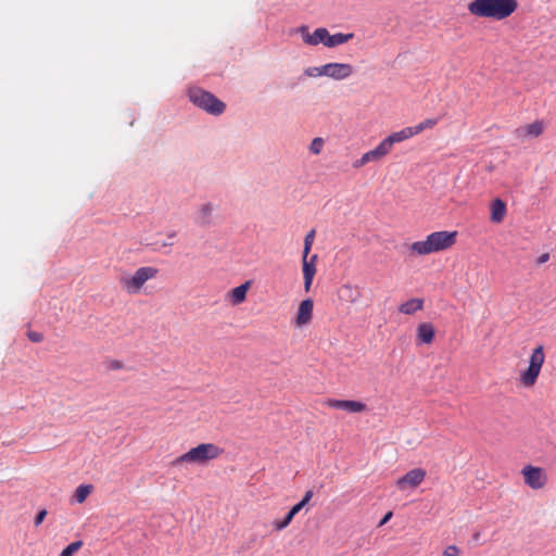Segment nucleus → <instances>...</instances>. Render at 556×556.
Returning <instances> with one entry per match:
<instances>
[{
    "instance_id": "423d86ee",
    "label": "nucleus",
    "mask_w": 556,
    "mask_h": 556,
    "mask_svg": "<svg viewBox=\"0 0 556 556\" xmlns=\"http://www.w3.org/2000/svg\"><path fill=\"white\" fill-rule=\"evenodd\" d=\"M438 122L439 118H426L415 126L405 127L399 131L392 132L379 143L380 150H382L387 156L392 151L394 143L410 139L426 129H432Z\"/></svg>"
},
{
    "instance_id": "58836bf2",
    "label": "nucleus",
    "mask_w": 556,
    "mask_h": 556,
    "mask_svg": "<svg viewBox=\"0 0 556 556\" xmlns=\"http://www.w3.org/2000/svg\"><path fill=\"white\" fill-rule=\"evenodd\" d=\"M314 70H315V67H309V68H307V70L305 71V74H306L307 76H318V75H317V72H316V71H314Z\"/></svg>"
},
{
    "instance_id": "5701e85b",
    "label": "nucleus",
    "mask_w": 556,
    "mask_h": 556,
    "mask_svg": "<svg viewBox=\"0 0 556 556\" xmlns=\"http://www.w3.org/2000/svg\"><path fill=\"white\" fill-rule=\"evenodd\" d=\"M544 130V125L542 122L536 121L532 124L526 125L518 131H520L523 136L529 137H539Z\"/></svg>"
},
{
    "instance_id": "0eeeda50",
    "label": "nucleus",
    "mask_w": 556,
    "mask_h": 556,
    "mask_svg": "<svg viewBox=\"0 0 556 556\" xmlns=\"http://www.w3.org/2000/svg\"><path fill=\"white\" fill-rule=\"evenodd\" d=\"M188 96L194 105L212 115H220L226 109V105L223 101L217 99L213 93L201 88H190Z\"/></svg>"
},
{
    "instance_id": "e433bc0d",
    "label": "nucleus",
    "mask_w": 556,
    "mask_h": 556,
    "mask_svg": "<svg viewBox=\"0 0 556 556\" xmlns=\"http://www.w3.org/2000/svg\"><path fill=\"white\" fill-rule=\"evenodd\" d=\"M548 258H549L548 253H544V254H542V255L539 257L538 262H539V264H543V263L547 262V260H548Z\"/></svg>"
},
{
    "instance_id": "cd10ccee",
    "label": "nucleus",
    "mask_w": 556,
    "mask_h": 556,
    "mask_svg": "<svg viewBox=\"0 0 556 556\" xmlns=\"http://www.w3.org/2000/svg\"><path fill=\"white\" fill-rule=\"evenodd\" d=\"M294 518V516L288 511V514L285 516V518L280 521H277L274 523V528L276 531H281L283 530L285 528H287L290 522L292 521V519Z\"/></svg>"
},
{
    "instance_id": "c85d7f7f",
    "label": "nucleus",
    "mask_w": 556,
    "mask_h": 556,
    "mask_svg": "<svg viewBox=\"0 0 556 556\" xmlns=\"http://www.w3.org/2000/svg\"><path fill=\"white\" fill-rule=\"evenodd\" d=\"M443 556H460V549L456 545H448L444 548Z\"/></svg>"
},
{
    "instance_id": "9d476101",
    "label": "nucleus",
    "mask_w": 556,
    "mask_h": 556,
    "mask_svg": "<svg viewBox=\"0 0 556 556\" xmlns=\"http://www.w3.org/2000/svg\"><path fill=\"white\" fill-rule=\"evenodd\" d=\"M426 475H427V472L425 469L414 468V469L409 470L408 472H406L403 477L397 479L396 486L401 491H404L406 489H415L419 484H421V482L426 478Z\"/></svg>"
},
{
    "instance_id": "bb28decb",
    "label": "nucleus",
    "mask_w": 556,
    "mask_h": 556,
    "mask_svg": "<svg viewBox=\"0 0 556 556\" xmlns=\"http://www.w3.org/2000/svg\"><path fill=\"white\" fill-rule=\"evenodd\" d=\"M315 238V230L312 229L304 239V249H303V255H308L312 249V244L314 242Z\"/></svg>"
},
{
    "instance_id": "f257e3e1",
    "label": "nucleus",
    "mask_w": 556,
    "mask_h": 556,
    "mask_svg": "<svg viewBox=\"0 0 556 556\" xmlns=\"http://www.w3.org/2000/svg\"><path fill=\"white\" fill-rule=\"evenodd\" d=\"M457 231H434L426 237L425 240L413 242L409 247L410 255L424 256L432 253H439L451 249L457 240Z\"/></svg>"
},
{
    "instance_id": "4c0bfd02",
    "label": "nucleus",
    "mask_w": 556,
    "mask_h": 556,
    "mask_svg": "<svg viewBox=\"0 0 556 556\" xmlns=\"http://www.w3.org/2000/svg\"><path fill=\"white\" fill-rule=\"evenodd\" d=\"M392 517V511H389L384 515V517L382 518V520L380 521V526L384 525L386 522H388L390 520V518Z\"/></svg>"
},
{
    "instance_id": "6e6552de",
    "label": "nucleus",
    "mask_w": 556,
    "mask_h": 556,
    "mask_svg": "<svg viewBox=\"0 0 556 556\" xmlns=\"http://www.w3.org/2000/svg\"><path fill=\"white\" fill-rule=\"evenodd\" d=\"M525 483L532 490L543 489L548 481L545 470L541 467L526 465L521 469Z\"/></svg>"
},
{
    "instance_id": "2f4dec72",
    "label": "nucleus",
    "mask_w": 556,
    "mask_h": 556,
    "mask_svg": "<svg viewBox=\"0 0 556 556\" xmlns=\"http://www.w3.org/2000/svg\"><path fill=\"white\" fill-rule=\"evenodd\" d=\"M490 208H506V203L500 198H496L492 201Z\"/></svg>"
},
{
    "instance_id": "dca6fc26",
    "label": "nucleus",
    "mask_w": 556,
    "mask_h": 556,
    "mask_svg": "<svg viewBox=\"0 0 556 556\" xmlns=\"http://www.w3.org/2000/svg\"><path fill=\"white\" fill-rule=\"evenodd\" d=\"M384 156H386V155H384L383 151H382V150H380V147H379V144H378L375 149H372V150H370V151H368V152L364 153V154L362 155V157H361V159L356 160V161L353 163V167H354V168L363 167V166H364V165H366L367 163H370V162H378V161H380L381 159H383Z\"/></svg>"
},
{
    "instance_id": "9b49d317",
    "label": "nucleus",
    "mask_w": 556,
    "mask_h": 556,
    "mask_svg": "<svg viewBox=\"0 0 556 556\" xmlns=\"http://www.w3.org/2000/svg\"><path fill=\"white\" fill-rule=\"evenodd\" d=\"M325 405L330 408L342 409L348 413H364L367 410V406L365 403L354 400L328 399L325 402Z\"/></svg>"
},
{
    "instance_id": "f3484780",
    "label": "nucleus",
    "mask_w": 556,
    "mask_h": 556,
    "mask_svg": "<svg viewBox=\"0 0 556 556\" xmlns=\"http://www.w3.org/2000/svg\"><path fill=\"white\" fill-rule=\"evenodd\" d=\"M384 156H386V155H384L383 151H382V150H380V147H379V144H378L375 149H372V150H370V151H368V152L364 153V154L362 155V157H361V159L356 160V161L353 163V167H354V168L363 167V166H364V165H366L367 163H370V162H378V161H380L381 159H383Z\"/></svg>"
},
{
    "instance_id": "4468645a",
    "label": "nucleus",
    "mask_w": 556,
    "mask_h": 556,
    "mask_svg": "<svg viewBox=\"0 0 556 556\" xmlns=\"http://www.w3.org/2000/svg\"><path fill=\"white\" fill-rule=\"evenodd\" d=\"M314 303L312 299L303 300L298 308L294 319L296 327H303L311 323L313 318Z\"/></svg>"
},
{
    "instance_id": "f8f14e48",
    "label": "nucleus",
    "mask_w": 556,
    "mask_h": 556,
    "mask_svg": "<svg viewBox=\"0 0 556 556\" xmlns=\"http://www.w3.org/2000/svg\"><path fill=\"white\" fill-rule=\"evenodd\" d=\"M318 256L316 254H313L308 257V255H302V271H303V279H304V290L306 292L311 291L313 279L316 274V263H317Z\"/></svg>"
},
{
    "instance_id": "473e14b6",
    "label": "nucleus",
    "mask_w": 556,
    "mask_h": 556,
    "mask_svg": "<svg viewBox=\"0 0 556 556\" xmlns=\"http://www.w3.org/2000/svg\"><path fill=\"white\" fill-rule=\"evenodd\" d=\"M47 516V510L46 509H42L40 510L37 516L35 517V526L38 527L42 521L43 519L46 518Z\"/></svg>"
},
{
    "instance_id": "4be33fe9",
    "label": "nucleus",
    "mask_w": 556,
    "mask_h": 556,
    "mask_svg": "<svg viewBox=\"0 0 556 556\" xmlns=\"http://www.w3.org/2000/svg\"><path fill=\"white\" fill-rule=\"evenodd\" d=\"M193 222L200 227H208L214 225L215 219L212 216V211H195Z\"/></svg>"
},
{
    "instance_id": "ea45409f",
    "label": "nucleus",
    "mask_w": 556,
    "mask_h": 556,
    "mask_svg": "<svg viewBox=\"0 0 556 556\" xmlns=\"http://www.w3.org/2000/svg\"><path fill=\"white\" fill-rule=\"evenodd\" d=\"M173 245L172 242H162L160 245H159V250H161L162 248H165V247H170Z\"/></svg>"
},
{
    "instance_id": "c9c22d12",
    "label": "nucleus",
    "mask_w": 556,
    "mask_h": 556,
    "mask_svg": "<svg viewBox=\"0 0 556 556\" xmlns=\"http://www.w3.org/2000/svg\"><path fill=\"white\" fill-rule=\"evenodd\" d=\"M110 367L114 370H119L124 367L123 363L121 361H113L110 365Z\"/></svg>"
},
{
    "instance_id": "412c9836",
    "label": "nucleus",
    "mask_w": 556,
    "mask_h": 556,
    "mask_svg": "<svg viewBox=\"0 0 556 556\" xmlns=\"http://www.w3.org/2000/svg\"><path fill=\"white\" fill-rule=\"evenodd\" d=\"M422 306H424V300L410 299V300L402 303L399 306V311L402 314L412 315V314L416 313L417 311L422 309Z\"/></svg>"
},
{
    "instance_id": "f704fd0d",
    "label": "nucleus",
    "mask_w": 556,
    "mask_h": 556,
    "mask_svg": "<svg viewBox=\"0 0 556 556\" xmlns=\"http://www.w3.org/2000/svg\"><path fill=\"white\" fill-rule=\"evenodd\" d=\"M314 493L312 490H307L303 496V498L301 500L304 504H307L311 498L313 497Z\"/></svg>"
},
{
    "instance_id": "f03ea898",
    "label": "nucleus",
    "mask_w": 556,
    "mask_h": 556,
    "mask_svg": "<svg viewBox=\"0 0 556 556\" xmlns=\"http://www.w3.org/2000/svg\"><path fill=\"white\" fill-rule=\"evenodd\" d=\"M517 8V0H473L468 4L472 15L496 21L509 17Z\"/></svg>"
},
{
    "instance_id": "ddd939ff",
    "label": "nucleus",
    "mask_w": 556,
    "mask_h": 556,
    "mask_svg": "<svg viewBox=\"0 0 556 556\" xmlns=\"http://www.w3.org/2000/svg\"><path fill=\"white\" fill-rule=\"evenodd\" d=\"M296 33L301 34L303 42L308 46L325 45L327 28L319 27L313 34L308 31V26L302 25L296 28Z\"/></svg>"
},
{
    "instance_id": "6ab92c4d",
    "label": "nucleus",
    "mask_w": 556,
    "mask_h": 556,
    "mask_svg": "<svg viewBox=\"0 0 556 556\" xmlns=\"http://www.w3.org/2000/svg\"><path fill=\"white\" fill-rule=\"evenodd\" d=\"M353 37H354L353 33H349V34L338 33L334 35H330V33L327 30L325 46L328 48H333V47H337V46L348 42Z\"/></svg>"
},
{
    "instance_id": "393cba45",
    "label": "nucleus",
    "mask_w": 556,
    "mask_h": 556,
    "mask_svg": "<svg viewBox=\"0 0 556 556\" xmlns=\"http://www.w3.org/2000/svg\"><path fill=\"white\" fill-rule=\"evenodd\" d=\"M83 546L81 541H75L68 544L59 556H73L76 552H78Z\"/></svg>"
},
{
    "instance_id": "aec40b11",
    "label": "nucleus",
    "mask_w": 556,
    "mask_h": 556,
    "mask_svg": "<svg viewBox=\"0 0 556 556\" xmlns=\"http://www.w3.org/2000/svg\"><path fill=\"white\" fill-rule=\"evenodd\" d=\"M251 282L245 281L244 283L233 288L229 294L232 304L238 305L245 301L248 290L250 289Z\"/></svg>"
},
{
    "instance_id": "a19ab883",
    "label": "nucleus",
    "mask_w": 556,
    "mask_h": 556,
    "mask_svg": "<svg viewBox=\"0 0 556 556\" xmlns=\"http://www.w3.org/2000/svg\"><path fill=\"white\" fill-rule=\"evenodd\" d=\"M174 237H175V233H174V232H173V233H170V235H168V238H174Z\"/></svg>"
},
{
    "instance_id": "72a5a7b5",
    "label": "nucleus",
    "mask_w": 556,
    "mask_h": 556,
    "mask_svg": "<svg viewBox=\"0 0 556 556\" xmlns=\"http://www.w3.org/2000/svg\"><path fill=\"white\" fill-rule=\"evenodd\" d=\"M306 504H304L302 501H300L298 504H295L294 506L291 507V509L289 510L293 516H295L298 513H300V510L305 506Z\"/></svg>"
},
{
    "instance_id": "7ed1b4c3",
    "label": "nucleus",
    "mask_w": 556,
    "mask_h": 556,
    "mask_svg": "<svg viewBox=\"0 0 556 556\" xmlns=\"http://www.w3.org/2000/svg\"><path fill=\"white\" fill-rule=\"evenodd\" d=\"M224 450L214 443H201L188 452L178 456L172 462L173 466L182 464L206 465L208 462L218 458Z\"/></svg>"
},
{
    "instance_id": "a211bd4d",
    "label": "nucleus",
    "mask_w": 556,
    "mask_h": 556,
    "mask_svg": "<svg viewBox=\"0 0 556 556\" xmlns=\"http://www.w3.org/2000/svg\"><path fill=\"white\" fill-rule=\"evenodd\" d=\"M435 330L430 323H422L417 327L418 343L430 344L434 339Z\"/></svg>"
},
{
    "instance_id": "2eb2a0df",
    "label": "nucleus",
    "mask_w": 556,
    "mask_h": 556,
    "mask_svg": "<svg viewBox=\"0 0 556 556\" xmlns=\"http://www.w3.org/2000/svg\"><path fill=\"white\" fill-rule=\"evenodd\" d=\"M362 296L361 289L357 286H353L350 283L343 285L339 290L340 300L355 304L359 301Z\"/></svg>"
},
{
    "instance_id": "1a4fd4ad",
    "label": "nucleus",
    "mask_w": 556,
    "mask_h": 556,
    "mask_svg": "<svg viewBox=\"0 0 556 556\" xmlns=\"http://www.w3.org/2000/svg\"><path fill=\"white\" fill-rule=\"evenodd\" d=\"M314 71L317 72V75L328 76L336 80H343L353 74L354 68L348 63H327L315 67Z\"/></svg>"
},
{
    "instance_id": "39448f33",
    "label": "nucleus",
    "mask_w": 556,
    "mask_h": 556,
    "mask_svg": "<svg viewBox=\"0 0 556 556\" xmlns=\"http://www.w3.org/2000/svg\"><path fill=\"white\" fill-rule=\"evenodd\" d=\"M159 269L153 266L139 267L134 274L119 277L118 283L123 291L129 295L139 294L147 281L156 278Z\"/></svg>"
},
{
    "instance_id": "b1692460",
    "label": "nucleus",
    "mask_w": 556,
    "mask_h": 556,
    "mask_svg": "<svg viewBox=\"0 0 556 556\" xmlns=\"http://www.w3.org/2000/svg\"><path fill=\"white\" fill-rule=\"evenodd\" d=\"M93 486L91 484L79 485L74 493V498L77 503H84L89 494L92 492Z\"/></svg>"
},
{
    "instance_id": "a878e982",
    "label": "nucleus",
    "mask_w": 556,
    "mask_h": 556,
    "mask_svg": "<svg viewBox=\"0 0 556 556\" xmlns=\"http://www.w3.org/2000/svg\"><path fill=\"white\" fill-rule=\"evenodd\" d=\"M323 148H324V139L320 137L314 138L309 144V151L314 155H318L323 151Z\"/></svg>"
},
{
    "instance_id": "c756f323",
    "label": "nucleus",
    "mask_w": 556,
    "mask_h": 556,
    "mask_svg": "<svg viewBox=\"0 0 556 556\" xmlns=\"http://www.w3.org/2000/svg\"><path fill=\"white\" fill-rule=\"evenodd\" d=\"M505 213L506 211H492L491 220L496 224L502 223L505 218Z\"/></svg>"
},
{
    "instance_id": "20e7f679",
    "label": "nucleus",
    "mask_w": 556,
    "mask_h": 556,
    "mask_svg": "<svg viewBox=\"0 0 556 556\" xmlns=\"http://www.w3.org/2000/svg\"><path fill=\"white\" fill-rule=\"evenodd\" d=\"M545 351L542 344L535 346L531 351L527 368L521 370L518 376V381L521 387L525 389H531L536 384L545 363Z\"/></svg>"
},
{
    "instance_id": "7c9ffc66",
    "label": "nucleus",
    "mask_w": 556,
    "mask_h": 556,
    "mask_svg": "<svg viewBox=\"0 0 556 556\" xmlns=\"http://www.w3.org/2000/svg\"><path fill=\"white\" fill-rule=\"evenodd\" d=\"M27 337L31 342H41L43 340V336L37 331H29Z\"/></svg>"
}]
</instances>
